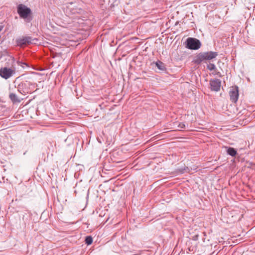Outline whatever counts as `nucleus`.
Masks as SVG:
<instances>
[{"instance_id":"nucleus-1","label":"nucleus","mask_w":255,"mask_h":255,"mask_svg":"<svg viewBox=\"0 0 255 255\" xmlns=\"http://www.w3.org/2000/svg\"><path fill=\"white\" fill-rule=\"evenodd\" d=\"M218 53L216 52L209 51L200 53L194 59L195 63L199 64L204 60H210L216 57Z\"/></svg>"},{"instance_id":"nucleus-2","label":"nucleus","mask_w":255,"mask_h":255,"mask_svg":"<svg viewBox=\"0 0 255 255\" xmlns=\"http://www.w3.org/2000/svg\"><path fill=\"white\" fill-rule=\"evenodd\" d=\"M201 47V43L198 39L188 38L186 40V47L190 49L197 50Z\"/></svg>"},{"instance_id":"nucleus-3","label":"nucleus","mask_w":255,"mask_h":255,"mask_svg":"<svg viewBox=\"0 0 255 255\" xmlns=\"http://www.w3.org/2000/svg\"><path fill=\"white\" fill-rule=\"evenodd\" d=\"M17 13L21 18L25 19L30 14L31 9L25 5L20 4L17 6Z\"/></svg>"},{"instance_id":"nucleus-4","label":"nucleus","mask_w":255,"mask_h":255,"mask_svg":"<svg viewBox=\"0 0 255 255\" xmlns=\"http://www.w3.org/2000/svg\"><path fill=\"white\" fill-rule=\"evenodd\" d=\"M15 73V71L11 68L7 67H1L0 68V76L5 79H7Z\"/></svg>"},{"instance_id":"nucleus-5","label":"nucleus","mask_w":255,"mask_h":255,"mask_svg":"<svg viewBox=\"0 0 255 255\" xmlns=\"http://www.w3.org/2000/svg\"><path fill=\"white\" fill-rule=\"evenodd\" d=\"M32 86V84L29 82L27 84L26 83H20L18 86V91L22 95H25L27 94L31 93L29 87Z\"/></svg>"},{"instance_id":"nucleus-6","label":"nucleus","mask_w":255,"mask_h":255,"mask_svg":"<svg viewBox=\"0 0 255 255\" xmlns=\"http://www.w3.org/2000/svg\"><path fill=\"white\" fill-rule=\"evenodd\" d=\"M210 85L212 91L218 92L221 88V81L218 79H211L210 80Z\"/></svg>"},{"instance_id":"nucleus-7","label":"nucleus","mask_w":255,"mask_h":255,"mask_svg":"<svg viewBox=\"0 0 255 255\" xmlns=\"http://www.w3.org/2000/svg\"><path fill=\"white\" fill-rule=\"evenodd\" d=\"M230 100L234 103H236L239 98V90L237 86L232 87L229 92Z\"/></svg>"},{"instance_id":"nucleus-8","label":"nucleus","mask_w":255,"mask_h":255,"mask_svg":"<svg viewBox=\"0 0 255 255\" xmlns=\"http://www.w3.org/2000/svg\"><path fill=\"white\" fill-rule=\"evenodd\" d=\"M17 44L19 46H22L26 44L32 43V39L30 37H25L17 40Z\"/></svg>"},{"instance_id":"nucleus-9","label":"nucleus","mask_w":255,"mask_h":255,"mask_svg":"<svg viewBox=\"0 0 255 255\" xmlns=\"http://www.w3.org/2000/svg\"><path fill=\"white\" fill-rule=\"evenodd\" d=\"M67 13H70L71 14H74L76 13H80L82 11L81 8H74L73 7V3H70L67 7Z\"/></svg>"},{"instance_id":"nucleus-10","label":"nucleus","mask_w":255,"mask_h":255,"mask_svg":"<svg viewBox=\"0 0 255 255\" xmlns=\"http://www.w3.org/2000/svg\"><path fill=\"white\" fill-rule=\"evenodd\" d=\"M175 126L177 127L178 130H179L186 129V126L183 123L176 122L175 123Z\"/></svg>"},{"instance_id":"nucleus-11","label":"nucleus","mask_w":255,"mask_h":255,"mask_svg":"<svg viewBox=\"0 0 255 255\" xmlns=\"http://www.w3.org/2000/svg\"><path fill=\"white\" fill-rule=\"evenodd\" d=\"M9 98L13 103H20V100H19L17 96L13 93H11L9 94Z\"/></svg>"},{"instance_id":"nucleus-12","label":"nucleus","mask_w":255,"mask_h":255,"mask_svg":"<svg viewBox=\"0 0 255 255\" xmlns=\"http://www.w3.org/2000/svg\"><path fill=\"white\" fill-rule=\"evenodd\" d=\"M227 153L232 156H235L237 153V151L233 147H229L227 149Z\"/></svg>"},{"instance_id":"nucleus-13","label":"nucleus","mask_w":255,"mask_h":255,"mask_svg":"<svg viewBox=\"0 0 255 255\" xmlns=\"http://www.w3.org/2000/svg\"><path fill=\"white\" fill-rule=\"evenodd\" d=\"M156 65L160 70H163L165 68L163 63L160 61H157L156 62Z\"/></svg>"},{"instance_id":"nucleus-14","label":"nucleus","mask_w":255,"mask_h":255,"mask_svg":"<svg viewBox=\"0 0 255 255\" xmlns=\"http://www.w3.org/2000/svg\"><path fill=\"white\" fill-rule=\"evenodd\" d=\"M93 242V239L91 236H87L85 239V243L87 245H90Z\"/></svg>"},{"instance_id":"nucleus-15","label":"nucleus","mask_w":255,"mask_h":255,"mask_svg":"<svg viewBox=\"0 0 255 255\" xmlns=\"http://www.w3.org/2000/svg\"><path fill=\"white\" fill-rule=\"evenodd\" d=\"M207 68L210 71L215 70L216 66L214 64H209L207 65Z\"/></svg>"},{"instance_id":"nucleus-16","label":"nucleus","mask_w":255,"mask_h":255,"mask_svg":"<svg viewBox=\"0 0 255 255\" xmlns=\"http://www.w3.org/2000/svg\"><path fill=\"white\" fill-rule=\"evenodd\" d=\"M193 250H194L193 248H189V251H193Z\"/></svg>"},{"instance_id":"nucleus-17","label":"nucleus","mask_w":255,"mask_h":255,"mask_svg":"<svg viewBox=\"0 0 255 255\" xmlns=\"http://www.w3.org/2000/svg\"><path fill=\"white\" fill-rule=\"evenodd\" d=\"M2 28H3V26H0V32L2 30Z\"/></svg>"},{"instance_id":"nucleus-18","label":"nucleus","mask_w":255,"mask_h":255,"mask_svg":"<svg viewBox=\"0 0 255 255\" xmlns=\"http://www.w3.org/2000/svg\"><path fill=\"white\" fill-rule=\"evenodd\" d=\"M219 74V72H218V73H217L216 72L215 73V74Z\"/></svg>"}]
</instances>
